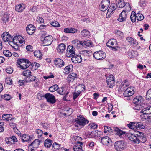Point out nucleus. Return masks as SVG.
I'll use <instances>...</instances> for the list:
<instances>
[{
    "instance_id": "f257e3e1",
    "label": "nucleus",
    "mask_w": 151,
    "mask_h": 151,
    "mask_svg": "<svg viewBox=\"0 0 151 151\" xmlns=\"http://www.w3.org/2000/svg\"><path fill=\"white\" fill-rule=\"evenodd\" d=\"M127 137L131 141L137 144L140 142L145 143L147 140L143 133L139 132H136L134 134H129Z\"/></svg>"
},
{
    "instance_id": "f03ea898",
    "label": "nucleus",
    "mask_w": 151,
    "mask_h": 151,
    "mask_svg": "<svg viewBox=\"0 0 151 151\" xmlns=\"http://www.w3.org/2000/svg\"><path fill=\"white\" fill-rule=\"evenodd\" d=\"M76 122L75 126L77 127H80L81 128L83 127L85 125L88 124L89 121L83 117L80 116H77V118L75 119Z\"/></svg>"
},
{
    "instance_id": "7ed1b4c3",
    "label": "nucleus",
    "mask_w": 151,
    "mask_h": 151,
    "mask_svg": "<svg viewBox=\"0 0 151 151\" xmlns=\"http://www.w3.org/2000/svg\"><path fill=\"white\" fill-rule=\"evenodd\" d=\"M117 44V42L116 40L114 39H111L109 40L106 43V45L109 47L112 48V50L113 51H116L118 50V49L120 47L118 46H114Z\"/></svg>"
},
{
    "instance_id": "20e7f679",
    "label": "nucleus",
    "mask_w": 151,
    "mask_h": 151,
    "mask_svg": "<svg viewBox=\"0 0 151 151\" xmlns=\"http://www.w3.org/2000/svg\"><path fill=\"white\" fill-rule=\"evenodd\" d=\"M31 62L28 59L25 58L19 59V68L22 69H25L29 66Z\"/></svg>"
},
{
    "instance_id": "39448f33",
    "label": "nucleus",
    "mask_w": 151,
    "mask_h": 151,
    "mask_svg": "<svg viewBox=\"0 0 151 151\" xmlns=\"http://www.w3.org/2000/svg\"><path fill=\"white\" fill-rule=\"evenodd\" d=\"M93 57L96 60H101L104 59L106 57L105 52L101 50L95 52L93 54Z\"/></svg>"
},
{
    "instance_id": "423d86ee",
    "label": "nucleus",
    "mask_w": 151,
    "mask_h": 151,
    "mask_svg": "<svg viewBox=\"0 0 151 151\" xmlns=\"http://www.w3.org/2000/svg\"><path fill=\"white\" fill-rule=\"evenodd\" d=\"M114 148L117 151H122L124 149L125 147L124 142L123 141H118L115 142Z\"/></svg>"
},
{
    "instance_id": "0eeeda50",
    "label": "nucleus",
    "mask_w": 151,
    "mask_h": 151,
    "mask_svg": "<svg viewBox=\"0 0 151 151\" xmlns=\"http://www.w3.org/2000/svg\"><path fill=\"white\" fill-rule=\"evenodd\" d=\"M107 84L110 88H112L115 85V80L114 76L111 74L110 75L106 78Z\"/></svg>"
},
{
    "instance_id": "6e6552de",
    "label": "nucleus",
    "mask_w": 151,
    "mask_h": 151,
    "mask_svg": "<svg viewBox=\"0 0 151 151\" xmlns=\"http://www.w3.org/2000/svg\"><path fill=\"white\" fill-rule=\"evenodd\" d=\"M117 8L116 5L115 3H112L110 6L107 12L106 15L107 18H109L111 15L114 12Z\"/></svg>"
},
{
    "instance_id": "1a4fd4ad",
    "label": "nucleus",
    "mask_w": 151,
    "mask_h": 151,
    "mask_svg": "<svg viewBox=\"0 0 151 151\" xmlns=\"http://www.w3.org/2000/svg\"><path fill=\"white\" fill-rule=\"evenodd\" d=\"M44 96L46 99L47 102L52 104L56 102L55 98L53 95L47 93L44 95Z\"/></svg>"
},
{
    "instance_id": "9d476101",
    "label": "nucleus",
    "mask_w": 151,
    "mask_h": 151,
    "mask_svg": "<svg viewBox=\"0 0 151 151\" xmlns=\"http://www.w3.org/2000/svg\"><path fill=\"white\" fill-rule=\"evenodd\" d=\"M75 49L73 46L69 45L68 46L67 49V56L68 57H71L75 54Z\"/></svg>"
},
{
    "instance_id": "9b49d317",
    "label": "nucleus",
    "mask_w": 151,
    "mask_h": 151,
    "mask_svg": "<svg viewBox=\"0 0 151 151\" xmlns=\"http://www.w3.org/2000/svg\"><path fill=\"white\" fill-rule=\"evenodd\" d=\"M110 1L109 0L105 1L103 0L101 2V4L99 5L100 10L102 11H106L108 8Z\"/></svg>"
},
{
    "instance_id": "f8f14e48",
    "label": "nucleus",
    "mask_w": 151,
    "mask_h": 151,
    "mask_svg": "<svg viewBox=\"0 0 151 151\" xmlns=\"http://www.w3.org/2000/svg\"><path fill=\"white\" fill-rule=\"evenodd\" d=\"M71 57L72 61L74 63H80L82 60V58L80 55L75 54Z\"/></svg>"
},
{
    "instance_id": "ddd939ff",
    "label": "nucleus",
    "mask_w": 151,
    "mask_h": 151,
    "mask_svg": "<svg viewBox=\"0 0 151 151\" xmlns=\"http://www.w3.org/2000/svg\"><path fill=\"white\" fill-rule=\"evenodd\" d=\"M52 37L51 35H49L44 37L42 41L43 43L45 46H48L51 44L52 42Z\"/></svg>"
},
{
    "instance_id": "4468645a",
    "label": "nucleus",
    "mask_w": 151,
    "mask_h": 151,
    "mask_svg": "<svg viewBox=\"0 0 151 151\" xmlns=\"http://www.w3.org/2000/svg\"><path fill=\"white\" fill-rule=\"evenodd\" d=\"M143 99L141 96H137L133 100V102L134 103L138 105L144 104Z\"/></svg>"
},
{
    "instance_id": "2eb2a0df",
    "label": "nucleus",
    "mask_w": 151,
    "mask_h": 151,
    "mask_svg": "<svg viewBox=\"0 0 151 151\" xmlns=\"http://www.w3.org/2000/svg\"><path fill=\"white\" fill-rule=\"evenodd\" d=\"M3 41L4 42H7L12 40V37L9 33L6 32H4L1 36Z\"/></svg>"
},
{
    "instance_id": "dca6fc26",
    "label": "nucleus",
    "mask_w": 151,
    "mask_h": 151,
    "mask_svg": "<svg viewBox=\"0 0 151 151\" xmlns=\"http://www.w3.org/2000/svg\"><path fill=\"white\" fill-rule=\"evenodd\" d=\"M72 43L74 47H75L77 49L83 47L82 41H79L78 40H75L72 42Z\"/></svg>"
},
{
    "instance_id": "f3484780",
    "label": "nucleus",
    "mask_w": 151,
    "mask_h": 151,
    "mask_svg": "<svg viewBox=\"0 0 151 151\" xmlns=\"http://www.w3.org/2000/svg\"><path fill=\"white\" fill-rule=\"evenodd\" d=\"M127 14L125 11L123 10L119 14V17L117 20L119 22H124L126 21L127 16Z\"/></svg>"
},
{
    "instance_id": "a211bd4d",
    "label": "nucleus",
    "mask_w": 151,
    "mask_h": 151,
    "mask_svg": "<svg viewBox=\"0 0 151 151\" xmlns=\"http://www.w3.org/2000/svg\"><path fill=\"white\" fill-rule=\"evenodd\" d=\"M36 28L32 24H29L26 27L27 33L29 35H32L35 32Z\"/></svg>"
},
{
    "instance_id": "6ab92c4d",
    "label": "nucleus",
    "mask_w": 151,
    "mask_h": 151,
    "mask_svg": "<svg viewBox=\"0 0 151 151\" xmlns=\"http://www.w3.org/2000/svg\"><path fill=\"white\" fill-rule=\"evenodd\" d=\"M134 93V91L129 88L124 91V95L125 97H128L133 95Z\"/></svg>"
},
{
    "instance_id": "aec40b11",
    "label": "nucleus",
    "mask_w": 151,
    "mask_h": 151,
    "mask_svg": "<svg viewBox=\"0 0 151 151\" xmlns=\"http://www.w3.org/2000/svg\"><path fill=\"white\" fill-rule=\"evenodd\" d=\"M55 64L59 67H61L64 65V62L60 58L56 59L54 60Z\"/></svg>"
},
{
    "instance_id": "412c9836",
    "label": "nucleus",
    "mask_w": 151,
    "mask_h": 151,
    "mask_svg": "<svg viewBox=\"0 0 151 151\" xmlns=\"http://www.w3.org/2000/svg\"><path fill=\"white\" fill-rule=\"evenodd\" d=\"M65 48L66 45L64 43H61L57 47V50L58 52L61 53L65 50Z\"/></svg>"
},
{
    "instance_id": "4be33fe9",
    "label": "nucleus",
    "mask_w": 151,
    "mask_h": 151,
    "mask_svg": "<svg viewBox=\"0 0 151 151\" xmlns=\"http://www.w3.org/2000/svg\"><path fill=\"white\" fill-rule=\"evenodd\" d=\"M77 142V144H80V145L76 144L74 145L73 147V149L74 151H82V147L81 145H83V143L78 141Z\"/></svg>"
},
{
    "instance_id": "5701e85b",
    "label": "nucleus",
    "mask_w": 151,
    "mask_h": 151,
    "mask_svg": "<svg viewBox=\"0 0 151 151\" xmlns=\"http://www.w3.org/2000/svg\"><path fill=\"white\" fill-rule=\"evenodd\" d=\"M101 141L104 145H106L111 142V140L108 136H106L101 138Z\"/></svg>"
},
{
    "instance_id": "b1692460",
    "label": "nucleus",
    "mask_w": 151,
    "mask_h": 151,
    "mask_svg": "<svg viewBox=\"0 0 151 151\" xmlns=\"http://www.w3.org/2000/svg\"><path fill=\"white\" fill-rule=\"evenodd\" d=\"M19 136L21 137L22 142H27L29 140L30 141V140L32 139L30 136L28 135H26L25 134L22 135L21 133H19Z\"/></svg>"
},
{
    "instance_id": "393cba45",
    "label": "nucleus",
    "mask_w": 151,
    "mask_h": 151,
    "mask_svg": "<svg viewBox=\"0 0 151 151\" xmlns=\"http://www.w3.org/2000/svg\"><path fill=\"white\" fill-rule=\"evenodd\" d=\"M3 120L6 121H11L12 119V115L10 114H4L2 115Z\"/></svg>"
},
{
    "instance_id": "a878e982",
    "label": "nucleus",
    "mask_w": 151,
    "mask_h": 151,
    "mask_svg": "<svg viewBox=\"0 0 151 151\" xmlns=\"http://www.w3.org/2000/svg\"><path fill=\"white\" fill-rule=\"evenodd\" d=\"M127 86L126 83V82L124 83L122 82L119 88V92H122L125 90L127 88Z\"/></svg>"
},
{
    "instance_id": "bb28decb",
    "label": "nucleus",
    "mask_w": 151,
    "mask_h": 151,
    "mask_svg": "<svg viewBox=\"0 0 151 151\" xmlns=\"http://www.w3.org/2000/svg\"><path fill=\"white\" fill-rule=\"evenodd\" d=\"M116 6L120 8L124 7L125 6V3L122 0H116Z\"/></svg>"
},
{
    "instance_id": "cd10ccee",
    "label": "nucleus",
    "mask_w": 151,
    "mask_h": 151,
    "mask_svg": "<svg viewBox=\"0 0 151 151\" xmlns=\"http://www.w3.org/2000/svg\"><path fill=\"white\" fill-rule=\"evenodd\" d=\"M40 66L39 64L35 62L32 63L29 66L30 68H31L32 70H35L37 69Z\"/></svg>"
},
{
    "instance_id": "c85d7f7f",
    "label": "nucleus",
    "mask_w": 151,
    "mask_h": 151,
    "mask_svg": "<svg viewBox=\"0 0 151 151\" xmlns=\"http://www.w3.org/2000/svg\"><path fill=\"white\" fill-rule=\"evenodd\" d=\"M83 42V47H91L92 46V43L89 40H82Z\"/></svg>"
},
{
    "instance_id": "c756f323",
    "label": "nucleus",
    "mask_w": 151,
    "mask_h": 151,
    "mask_svg": "<svg viewBox=\"0 0 151 151\" xmlns=\"http://www.w3.org/2000/svg\"><path fill=\"white\" fill-rule=\"evenodd\" d=\"M12 39V41H9V43L10 45H11L12 43L16 45L19 44V36H16Z\"/></svg>"
},
{
    "instance_id": "7c9ffc66",
    "label": "nucleus",
    "mask_w": 151,
    "mask_h": 151,
    "mask_svg": "<svg viewBox=\"0 0 151 151\" xmlns=\"http://www.w3.org/2000/svg\"><path fill=\"white\" fill-rule=\"evenodd\" d=\"M40 142L38 139H36L32 142L30 145L33 147V148H36L38 147Z\"/></svg>"
},
{
    "instance_id": "2f4dec72",
    "label": "nucleus",
    "mask_w": 151,
    "mask_h": 151,
    "mask_svg": "<svg viewBox=\"0 0 151 151\" xmlns=\"http://www.w3.org/2000/svg\"><path fill=\"white\" fill-rule=\"evenodd\" d=\"M85 86L83 84H80L77 86L76 87V91L81 93V92L85 90Z\"/></svg>"
},
{
    "instance_id": "473e14b6",
    "label": "nucleus",
    "mask_w": 151,
    "mask_h": 151,
    "mask_svg": "<svg viewBox=\"0 0 151 151\" xmlns=\"http://www.w3.org/2000/svg\"><path fill=\"white\" fill-rule=\"evenodd\" d=\"M53 143L52 141L49 139H47L45 141L44 146L45 147L49 148Z\"/></svg>"
},
{
    "instance_id": "72a5a7b5",
    "label": "nucleus",
    "mask_w": 151,
    "mask_h": 151,
    "mask_svg": "<svg viewBox=\"0 0 151 151\" xmlns=\"http://www.w3.org/2000/svg\"><path fill=\"white\" fill-rule=\"evenodd\" d=\"M98 132L97 131H95L91 132L88 133L87 136L88 137L93 138L96 136H97L98 134Z\"/></svg>"
},
{
    "instance_id": "f704fd0d",
    "label": "nucleus",
    "mask_w": 151,
    "mask_h": 151,
    "mask_svg": "<svg viewBox=\"0 0 151 151\" xmlns=\"http://www.w3.org/2000/svg\"><path fill=\"white\" fill-rule=\"evenodd\" d=\"M73 68V65H70L66 66L64 69L65 71L67 73H69L70 71H71Z\"/></svg>"
},
{
    "instance_id": "c9c22d12",
    "label": "nucleus",
    "mask_w": 151,
    "mask_h": 151,
    "mask_svg": "<svg viewBox=\"0 0 151 151\" xmlns=\"http://www.w3.org/2000/svg\"><path fill=\"white\" fill-rule=\"evenodd\" d=\"M136 14L134 11H132L130 16L131 20L132 22H135L136 19Z\"/></svg>"
},
{
    "instance_id": "e433bc0d",
    "label": "nucleus",
    "mask_w": 151,
    "mask_h": 151,
    "mask_svg": "<svg viewBox=\"0 0 151 151\" xmlns=\"http://www.w3.org/2000/svg\"><path fill=\"white\" fill-rule=\"evenodd\" d=\"M67 91H66L65 88L64 87H62L60 88H59L58 93L60 95H65Z\"/></svg>"
},
{
    "instance_id": "4c0bfd02",
    "label": "nucleus",
    "mask_w": 151,
    "mask_h": 151,
    "mask_svg": "<svg viewBox=\"0 0 151 151\" xmlns=\"http://www.w3.org/2000/svg\"><path fill=\"white\" fill-rule=\"evenodd\" d=\"M34 54L35 56L39 58H41L42 56V54L40 50H36L34 52Z\"/></svg>"
},
{
    "instance_id": "58836bf2",
    "label": "nucleus",
    "mask_w": 151,
    "mask_h": 151,
    "mask_svg": "<svg viewBox=\"0 0 151 151\" xmlns=\"http://www.w3.org/2000/svg\"><path fill=\"white\" fill-rule=\"evenodd\" d=\"M136 19L138 21H141L144 19V16L142 14H140L139 12L136 14Z\"/></svg>"
},
{
    "instance_id": "ea45409f",
    "label": "nucleus",
    "mask_w": 151,
    "mask_h": 151,
    "mask_svg": "<svg viewBox=\"0 0 151 151\" xmlns=\"http://www.w3.org/2000/svg\"><path fill=\"white\" fill-rule=\"evenodd\" d=\"M81 34L83 37H86L89 35L90 32L86 29H84L83 30L81 31Z\"/></svg>"
},
{
    "instance_id": "a19ab883",
    "label": "nucleus",
    "mask_w": 151,
    "mask_h": 151,
    "mask_svg": "<svg viewBox=\"0 0 151 151\" xmlns=\"http://www.w3.org/2000/svg\"><path fill=\"white\" fill-rule=\"evenodd\" d=\"M58 89V85L55 84L50 87L49 88V90L51 92H53L56 91Z\"/></svg>"
},
{
    "instance_id": "79ce46f5",
    "label": "nucleus",
    "mask_w": 151,
    "mask_h": 151,
    "mask_svg": "<svg viewBox=\"0 0 151 151\" xmlns=\"http://www.w3.org/2000/svg\"><path fill=\"white\" fill-rule=\"evenodd\" d=\"M127 126L130 129H136V122H130L127 124Z\"/></svg>"
},
{
    "instance_id": "37998d69",
    "label": "nucleus",
    "mask_w": 151,
    "mask_h": 151,
    "mask_svg": "<svg viewBox=\"0 0 151 151\" xmlns=\"http://www.w3.org/2000/svg\"><path fill=\"white\" fill-rule=\"evenodd\" d=\"M27 78L28 79V80L27 79L26 81V82H27L35 81L36 79V77L35 76L31 75L28 77H27Z\"/></svg>"
},
{
    "instance_id": "c03bdc74",
    "label": "nucleus",
    "mask_w": 151,
    "mask_h": 151,
    "mask_svg": "<svg viewBox=\"0 0 151 151\" xmlns=\"http://www.w3.org/2000/svg\"><path fill=\"white\" fill-rule=\"evenodd\" d=\"M80 54L82 57H88L89 56L88 51L86 50L81 51Z\"/></svg>"
},
{
    "instance_id": "a18cd8bd",
    "label": "nucleus",
    "mask_w": 151,
    "mask_h": 151,
    "mask_svg": "<svg viewBox=\"0 0 151 151\" xmlns=\"http://www.w3.org/2000/svg\"><path fill=\"white\" fill-rule=\"evenodd\" d=\"M31 72L29 70H27L24 71L22 73V75L23 76H27L28 77L30 75Z\"/></svg>"
},
{
    "instance_id": "49530a36",
    "label": "nucleus",
    "mask_w": 151,
    "mask_h": 151,
    "mask_svg": "<svg viewBox=\"0 0 151 151\" xmlns=\"http://www.w3.org/2000/svg\"><path fill=\"white\" fill-rule=\"evenodd\" d=\"M139 5L142 7H145L147 4L145 0H140L139 3Z\"/></svg>"
},
{
    "instance_id": "de8ad7c7",
    "label": "nucleus",
    "mask_w": 151,
    "mask_h": 151,
    "mask_svg": "<svg viewBox=\"0 0 151 151\" xmlns=\"http://www.w3.org/2000/svg\"><path fill=\"white\" fill-rule=\"evenodd\" d=\"M115 130L117 132L116 134L120 136L123 135H124L125 134V132L122 130L119 129L118 128H116L115 129Z\"/></svg>"
},
{
    "instance_id": "09e8293b",
    "label": "nucleus",
    "mask_w": 151,
    "mask_h": 151,
    "mask_svg": "<svg viewBox=\"0 0 151 151\" xmlns=\"http://www.w3.org/2000/svg\"><path fill=\"white\" fill-rule=\"evenodd\" d=\"M146 98L147 100L151 99V88L149 89L147 92Z\"/></svg>"
},
{
    "instance_id": "8fccbe9b",
    "label": "nucleus",
    "mask_w": 151,
    "mask_h": 151,
    "mask_svg": "<svg viewBox=\"0 0 151 151\" xmlns=\"http://www.w3.org/2000/svg\"><path fill=\"white\" fill-rule=\"evenodd\" d=\"M124 7L125 9L124 11H126V12H129L131 10V8L129 3L127 2L125 3V6Z\"/></svg>"
},
{
    "instance_id": "3c124183",
    "label": "nucleus",
    "mask_w": 151,
    "mask_h": 151,
    "mask_svg": "<svg viewBox=\"0 0 151 151\" xmlns=\"http://www.w3.org/2000/svg\"><path fill=\"white\" fill-rule=\"evenodd\" d=\"M136 127L139 128L141 129H143L145 128V126L143 125L142 123L140 122H136Z\"/></svg>"
},
{
    "instance_id": "603ef678",
    "label": "nucleus",
    "mask_w": 151,
    "mask_h": 151,
    "mask_svg": "<svg viewBox=\"0 0 151 151\" xmlns=\"http://www.w3.org/2000/svg\"><path fill=\"white\" fill-rule=\"evenodd\" d=\"M20 37H21V38L19 40V44H21V45L19 44V47L22 46L24 45L25 43V41L24 38L22 36L19 35V38Z\"/></svg>"
},
{
    "instance_id": "864d4df0",
    "label": "nucleus",
    "mask_w": 151,
    "mask_h": 151,
    "mask_svg": "<svg viewBox=\"0 0 151 151\" xmlns=\"http://www.w3.org/2000/svg\"><path fill=\"white\" fill-rule=\"evenodd\" d=\"M3 54L7 57H11L12 56V54L11 52L8 50H5L3 51Z\"/></svg>"
},
{
    "instance_id": "5fc2aeb1",
    "label": "nucleus",
    "mask_w": 151,
    "mask_h": 151,
    "mask_svg": "<svg viewBox=\"0 0 151 151\" xmlns=\"http://www.w3.org/2000/svg\"><path fill=\"white\" fill-rule=\"evenodd\" d=\"M151 107L145 108L141 111L140 112L143 113V114H147L148 112H151V111H150L149 110L151 111V110H149V109Z\"/></svg>"
},
{
    "instance_id": "6e6d98bb",
    "label": "nucleus",
    "mask_w": 151,
    "mask_h": 151,
    "mask_svg": "<svg viewBox=\"0 0 151 151\" xmlns=\"http://www.w3.org/2000/svg\"><path fill=\"white\" fill-rule=\"evenodd\" d=\"M60 145L57 144L56 142H54L52 145V147L54 148V150H59V148Z\"/></svg>"
},
{
    "instance_id": "4d7b16f0",
    "label": "nucleus",
    "mask_w": 151,
    "mask_h": 151,
    "mask_svg": "<svg viewBox=\"0 0 151 151\" xmlns=\"http://www.w3.org/2000/svg\"><path fill=\"white\" fill-rule=\"evenodd\" d=\"M89 126L91 129H96L98 127V125L94 123H90Z\"/></svg>"
},
{
    "instance_id": "13d9d810",
    "label": "nucleus",
    "mask_w": 151,
    "mask_h": 151,
    "mask_svg": "<svg viewBox=\"0 0 151 151\" xmlns=\"http://www.w3.org/2000/svg\"><path fill=\"white\" fill-rule=\"evenodd\" d=\"M6 143L8 144L11 145L13 144V142L12 141L11 137L7 138L5 140Z\"/></svg>"
},
{
    "instance_id": "bf43d9fd",
    "label": "nucleus",
    "mask_w": 151,
    "mask_h": 151,
    "mask_svg": "<svg viewBox=\"0 0 151 151\" xmlns=\"http://www.w3.org/2000/svg\"><path fill=\"white\" fill-rule=\"evenodd\" d=\"M36 132L37 133V134H38V138H39V137H41L43 134V131L40 129H37L36 131Z\"/></svg>"
},
{
    "instance_id": "052dcab7",
    "label": "nucleus",
    "mask_w": 151,
    "mask_h": 151,
    "mask_svg": "<svg viewBox=\"0 0 151 151\" xmlns=\"http://www.w3.org/2000/svg\"><path fill=\"white\" fill-rule=\"evenodd\" d=\"M5 81L7 84L9 85H11L12 83V80L9 77L6 78L5 79Z\"/></svg>"
},
{
    "instance_id": "680f3d73",
    "label": "nucleus",
    "mask_w": 151,
    "mask_h": 151,
    "mask_svg": "<svg viewBox=\"0 0 151 151\" xmlns=\"http://www.w3.org/2000/svg\"><path fill=\"white\" fill-rule=\"evenodd\" d=\"M112 131V129L111 127L108 126H104V132L107 133L108 132H110Z\"/></svg>"
},
{
    "instance_id": "e2e57ef3",
    "label": "nucleus",
    "mask_w": 151,
    "mask_h": 151,
    "mask_svg": "<svg viewBox=\"0 0 151 151\" xmlns=\"http://www.w3.org/2000/svg\"><path fill=\"white\" fill-rule=\"evenodd\" d=\"M9 16L7 14H4L2 18V20L4 23H6L7 21L9 19Z\"/></svg>"
},
{
    "instance_id": "0e129e2a",
    "label": "nucleus",
    "mask_w": 151,
    "mask_h": 151,
    "mask_svg": "<svg viewBox=\"0 0 151 151\" xmlns=\"http://www.w3.org/2000/svg\"><path fill=\"white\" fill-rule=\"evenodd\" d=\"M50 24L54 27H59L60 26L59 24L57 21L53 22L51 23Z\"/></svg>"
},
{
    "instance_id": "69168bd1",
    "label": "nucleus",
    "mask_w": 151,
    "mask_h": 151,
    "mask_svg": "<svg viewBox=\"0 0 151 151\" xmlns=\"http://www.w3.org/2000/svg\"><path fill=\"white\" fill-rule=\"evenodd\" d=\"M25 8V6L23 3L19 4V12H22Z\"/></svg>"
},
{
    "instance_id": "338daca9",
    "label": "nucleus",
    "mask_w": 151,
    "mask_h": 151,
    "mask_svg": "<svg viewBox=\"0 0 151 151\" xmlns=\"http://www.w3.org/2000/svg\"><path fill=\"white\" fill-rule=\"evenodd\" d=\"M76 77H73L72 76H68V82H73V81L76 80Z\"/></svg>"
},
{
    "instance_id": "774afa93",
    "label": "nucleus",
    "mask_w": 151,
    "mask_h": 151,
    "mask_svg": "<svg viewBox=\"0 0 151 151\" xmlns=\"http://www.w3.org/2000/svg\"><path fill=\"white\" fill-rule=\"evenodd\" d=\"M11 96L9 94H5L4 95V98L5 100H9L11 99Z\"/></svg>"
}]
</instances>
